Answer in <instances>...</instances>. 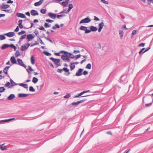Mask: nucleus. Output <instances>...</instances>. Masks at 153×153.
<instances>
[{
	"instance_id": "nucleus-1",
	"label": "nucleus",
	"mask_w": 153,
	"mask_h": 153,
	"mask_svg": "<svg viewBox=\"0 0 153 153\" xmlns=\"http://www.w3.org/2000/svg\"><path fill=\"white\" fill-rule=\"evenodd\" d=\"M60 53H63L64 55H62L61 56L62 59L64 61L69 62L70 59L69 58L68 53L64 51H61L60 52Z\"/></svg>"
},
{
	"instance_id": "nucleus-2",
	"label": "nucleus",
	"mask_w": 153,
	"mask_h": 153,
	"mask_svg": "<svg viewBox=\"0 0 153 153\" xmlns=\"http://www.w3.org/2000/svg\"><path fill=\"white\" fill-rule=\"evenodd\" d=\"M9 7V5L8 4H2L0 6L1 10L5 12H9L10 10H4L6 9Z\"/></svg>"
},
{
	"instance_id": "nucleus-3",
	"label": "nucleus",
	"mask_w": 153,
	"mask_h": 153,
	"mask_svg": "<svg viewBox=\"0 0 153 153\" xmlns=\"http://www.w3.org/2000/svg\"><path fill=\"white\" fill-rule=\"evenodd\" d=\"M91 21V19L88 17L83 19L79 22L80 24L82 23H88L90 22Z\"/></svg>"
},
{
	"instance_id": "nucleus-4",
	"label": "nucleus",
	"mask_w": 153,
	"mask_h": 153,
	"mask_svg": "<svg viewBox=\"0 0 153 153\" xmlns=\"http://www.w3.org/2000/svg\"><path fill=\"white\" fill-rule=\"evenodd\" d=\"M30 46V44H24L23 45L21 46V50L22 51H24L26 50Z\"/></svg>"
},
{
	"instance_id": "nucleus-5",
	"label": "nucleus",
	"mask_w": 153,
	"mask_h": 153,
	"mask_svg": "<svg viewBox=\"0 0 153 153\" xmlns=\"http://www.w3.org/2000/svg\"><path fill=\"white\" fill-rule=\"evenodd\" d=\"M4 35L9 37H13L15 35V33L13 32H10L4 34Z\"/></svg>"
},
{
	"instance_id": "nucleus-6",
	"label": "nucleus",
	"mask_w": 153,
	"mask_h": 153,
	"mask_svg": "<svg viewBox=\"0 0 153 153\" xmlns=\"http://www.w3.org/2000/svg\"><path fill=\"white\" fill-rule=\"evenodd\" d=\"M27 38L28 39V41H30L32 40L34 37V34H28L27 36Z\"/></svg>"
},
{
	"instance_id": "nucleus-7",
	"label": "nucleus",
	"mask_w": 153,
	"mask_h": 153,
	"mask_svg": "<svg viewBox=\"0 0 153 153\" xmlns=\"http://www.w3.org/2000/svg\"><path fill=\"white\" fill-rule=\"evenodd\" d=\"M51 59L53 62L55 63L57 65H59L60 60L57 59H54L53 58H51Z\"/></svg>"
},
{
	"instance_id": "nucleus-8",
	"label": "nucleus",
	"mask_w": 153,
	"mask_h": 153,
	"mask_svg": "<svg viewBox=\"0 0 153 153\" xmlns=\"http://www.w3.org/2000/svg\"><path fill=\"white\" fill-rule=\"evenodd\" d=\"M30 13L33 16H35L38 15V13L37 12L36 10H31Z\"/></svg>"
},
{
	"instance_id": "nucleus-9",
	"label": "nucleus",
	"mask_w": 153,
	"mask_h": 153,
	"mask_svg": "<svg viewBox=\"0 0 153 153\" xmlns=\"http://www.w3.org/2000/svg\"><path fill=\"white\" fill-rule=\"evenodd\" d=\"M48 16L51 18L52 19H55L56 16V14L52 13H49L48 14Z\"/></svg>"
},
{
	"instance_id": "nucleus-10",
	"label": "nucleus",
	"mask_w": 153,
	"mask_h": 153,
	"mask_svg": "<svg viewBox=\"0 0 153 153\" xmlns=\"http://www.w3.org/2000/svg\"><path fill=\"white\" fill-rule=\"evenodd\" d=\"M83 69H79L78 70L76 74V76H79L81 75L82 74Z\"/></svg>"
},
{
	"instance_id": "nucleus-11",
	"label": "nucleus",
	"mask_w": 153,
	"mask_h": 153,
	"mask_svg": "<svg viewBox=\"0 0 153 153\" xmlns=\"http://www.w3.org/2000/svg\"><path fill=\"white\" fill-rule=\"evenodd\" d=\"M89 91H90V90H87V91H83L82 92H81V93H80L79 94H78V95L76 96L75 97H79V96H81L82 95V94H84L85 93H86L88 92H89Z\"/></svg>"
},
{
	"instance_id": "nucleus-12",
	"label": "nucleus",
	"mask_w": 153,
	"mask_h": 153,
	"mask_svg": "<svg viewBox=\"0 0 153 153\" xmlns=\"http://www.w3.org/2000/svg\"><path fill=\"white\" fill-rule=\"evenodd\" d=\"M10 60L11 61V62L13 64H15L16 63V61L14 56H12L10 59Z\"/></svg>"
},
{
	"instance_id": "nucleus-13",
	"label": "nucleus",
	"mask_w": 153,
	"mask_h": 153,
	"mask_svg": "<svg viewBox=\"0 0 153 153\" xmlns=\"http://www.w3.org/2000/svg\"><path fill=\"white\" fill-rule=\"evenodd\" d=\"M43 0H40L39 1L35 3L34 5L35 6L41 5L43 3Z\"/></svg>"
},
{
	"instance_id": "nucleus-14",
	"label": "nucleus",
	"mask_w": 153,
	"mask_h": 153,
	"mask_svg": "<svg viewBox=\"0 0 153 153\" xmlns=\"http://www.w3.org/2000/svg\"><path fill=\"white\" fill-rule=\"evenodd\" d=\"M104 25V24L103 22H102L99 25V28L98 30L99 32H100L101 31V30L102 28L103 27Z\"/></svg>"
},
{
	"instance_id": "nucleus-15",
	"label": "nucleus",
	"mask_w": 153,
	"mask_h": 153,
	"mask_svg": "<svg viewBox=\"0 0 153 153\" xmlns=\"http://www.w3.org/2000/svg\"><path fill=\"white\" fill-rule=\"evenodd\" d=\"M30 61L32 64L34 65L35 64V60L34 56H31Z\"/></svg>"
},
{
	"instance_id": "nucleus-16",
	"label": "nucleus",
	"mask_w": 153,
	"mask_h": 153,
	"mask_svg": "<svg viewBox=\"0 0 153 153\" xmlns=\"http://www.w3.org/2000/svg\"><path fill=\"white\" fill-rule=\"evenodd\" d=\"M90 29L91 31H95L97 30V29L96 27L91 26L90 27Z\"/></svg>"
},
{
	"instance_id": "nucleus-17",
	"label": "nucleus",
	"mask_w": 153,
	"mask_h": 153,
	"mask_svg": "<svg viewBox=\"0 0 153 153\" xmlns=\"http://www.w3.org/2000/svg\"><path fill=\"white\" fill-rule=\"evenodd\" d=\"M0 148L1 150H4L7 149L6 146L4 145V144L1 145Z\"/></svg>"
},
{
	"instance_id": "nucleus-18",
	"label": "nucleus",
	"mask_w": 153,
	"mask_h": 153,
	"mask_svg": "<svg viewBox=\"0 0 153 153\" xmlns=\"http://www.w3.org/2000/svg\"><path fill=\"white\" fill-rule=\"evenodd\" d=\"M15 118H12L7 119V120H1L0 121V122H6L8 121H10L12 120H14Z\"/></svg>"
},
{
	"instance_id": "nucleus-19",
	"label": "nucleus",
	"mask_w": 153,
	"mask_h": 153,
	"mask_svg": "<svg viewBox=\"0 0 153 153\" xmlns=\"http://www.w3.org/2000/svg\"><path fill=\"white\" fill-rule=\"evenodd\" d=\"M73 7V5L72 4H70L68 5V12H69L70 11L71 9H72Z\"/></svg>"
},
{
	"instance_id": "nucleus-20",
	"label": "nucleus",
	"mask_w": 153,
	"mask_h": 153,
	"mask_svg": "<svg viewBox=\"0 0 153 153\" xmlns=\"http://www.w3.org/2000/svg\"><path fill=\"white\" fill-rule=\"evenodd\" d=\"M15 97L14 95L13 94H11L10 95V96L8 97V99L9 100H11L12 99H13Z\"/></svg>"
},
{
	"instance_id": "nucleus-21",
	"label": "nucleus",
	"mask_w": 153,
	"mask_h": 153,
	"mask_svg": "<svg viewBox=\"0 0 153 153\" xmlns=\"http://www.w3.org/2000/svg\"><path fill=\"white\" fill-rule=\"evenodd\" d=\"M10 67H5L3 70V72L6 74H7V71Z\"/></svg>"
},
{
	"instance_id": "nucleus-22",
	"label": "nucleus",
	"mask_w": 153,
	"mask_h": 153,
	"mask_svg": "<svg viewBox=\"0 0 153 153\" xmlns=\"http://www.w3.org/2000/svg\"><path fill=\"white\" fill-rule=\"evenodd\" d=\"M38 81V79L35 77H33L32 79V82L34 83H36Z\"/></svg>"
},
{
	"instance_id": "nucleus-23",
	"label": "nucleus",
	"mask_w": 153,
	"mask_h": 153,
	"mask_svg": "<svg viewBox=\"0 0 153 153\" xmlns=\"http://www.w3.org/2000/svg\"><path fill=\"white\" fill-rule=\"evenodd\" d=\"M20 65H21L22 66L24 67L25 68H26V66L25 65V64L23 62H22V60L20 59Z\"/></svg>"
},
{
	"instance_id": "nucleus-24",
	"label": "nucleus",
	"mask_w": 153,
	"mask_h": 153,
	"mask_svg": "<svg viewBox=\"0 0 153 153\" xmlns=\"http://www.w3.org/2000/svg\"><path fill=\"white\" fill-rule=\"evenodd\" d=\"M34 70L32 69L30 66H28V69H27V71L29 73H30L31 71H33Z\"/></svg>"
},
{
	"instance_id": "nucleus-25",
	"label": "nucleus",
	"mask_w": 153,
	"mask_h": 153,
	"mask_svg": "<svg viewBox=\"0 0 153 153\" xmlns=\"http://www.w3.org/2000/svg\"><path fill=\"white\" fill-rule=\"evenodd\" d=\"M20 86H22L25 88H28L27 85V84L22 83L20 84Z\"/></svg>"
},
{
	"instance_id": "nucleus-26",
	"label": "nucleus",
	"mask_w": 153,
	"mask_h": 153,
	"mask_svg": "<svg viewBox=\"0 0 153 153\" xmlns=\"http://www.w3.org/2000/svg\"><path fill=\"white\" fill-rule=\"evenodd\" d=\"M70 68L71 70H73L75 68V65L73 63H71L70 64Z\"/></svg>"
},
{
	"instance_id": "nucleus-27",
	"label": "nucleus",
	"mask_w": 153,
	"mask_h": 153,
	"mask_svg": "<svg viewBox=\"0 0 153 153\" xmlns=\"http://www.w3.org/2000/svg\"><path fill=\"white\" fill-rule=\"evenodd\" d=\"M6 37L4 35H0V40H2L5 39Z\"/></svg>"
},
{
	"instance_id": "nucleus-28",
	"label": "nucleus",
	"mask_w": 153,
	"mask_h": 153,
	"mask_svg": "<svg viewBox=\"0 0 153 153\" xmlns=\"http://www.w3.org/2000/svg\"><path fill=\"white\" fill-rule=\"evenodd\" d=\"M28 95V94H20V97H25Z\"/></svg>"
},
{
	"instance_id": "nucleus-29",
	"label": "nucleus",
	"mask_w": 153,
	"mask_h": 153,
	"mask_svg": "<svg viewBox=\"0 0 153 153\" xmlns=\"http://www.w3.org/2000/svg\"><path fill=\"white\" fill-rule=\"evenodd\" d=\"M86 28H87V27H85V26H82L80 27V29L81 30L85 31V30H86Z\"/></svg>"
},
{
	"instance_id": "nucleus-30",
	"label": "nucleus",
	"mask_w": 153,
	"mask_h": 153,
	"mask_svg": "<svg viewBox=\"0 0 153 153\" xmlns=\"http://www.w3.org/2000/svg\"><path fill=\"white\" fill-rule=\"evenodd\" d=\"M68 4V2L67 1L63 2L62 3V4L65 7H66L67 6Z\"/></svg>"
},
{
	"instance_id": "nucleus-31",
	"label": "nucleus",
	"mask_w": 153,
	"mask_h": 153,
	"mask_svg": "<svg viewBox=\"0 0 153 153\" xmlns=\"http://www.w3.org/2000/svg\"><path fill=\"white\" fill-rule=\"evenodd\" d=\"M9 46V45L7 44H4L1 47V48L2 49H4L7 48Z\"/></svg>"
},
{
	"instance_id": "nucleus-32",
	"label": "nucleus",
	"mask_w": 153,
	"mask_h": 153,
	"mask_svg": "<svg viewBox=\"0 0 153 153\" xmlns=\"http://www.w3.org/2000/svg\"><path fill=\"white\" fill-rule=\"evenodd\" d=\"M10 83H11V86H14V85H17L12 79H10Z\"/></svg>"
},
{
	"instance_id": "nucleus-33",
	"label": "nucleus",
	"mask_w": 153,
	"mask_h": 153,
	"mask_svg": "<svg viewBox=\"0 0 153 153\" xmlns=\"http://www.w3.org/2000/svg\"><path fill=\"white\" fill-rule=\"evenodd\" d=\"M62 70L63 71H64L65 72H68L69 74H70V73L69 72V70L67 68H63L62 69Z\"/></svg>"
},
{
	"instance_id": "nucleus-34",
	"label": "nucleus",
	"mask_w": 153,
	"mask_h": 153,
	"mask_svg": "<svg viewBox=\"0 0 153 153\" xmlns=\"http://www.w3.org/2000/svg\"><path fill=\"white\" fill-rule=\"evenodd\" d=\"M71 97V94H67L66 95L64 96V98H68Z\"/></svg>"
},
{
	"instance_id": "nucleus-35",
	"label": "nucleus",
	"mask_w": 153,
	"mask_h": 153,
	"mask_svg": "<svg viewBox=\"0 0 153 153\" xmlns=\"http://www.w3.org/2000/svg\"><path fill=\"white\" fill-rule=\"evenodd\" d=\"M46 11V10L45 9H42L40 10L41 12L43 14L45 13Z\"/></svg>"
},
{
	"instance_id": "nucleus-36",
	"label": "nucleus",
	"mask_w": 153,
	"mask_h": 153,
	"mask_svg": "<svg viewBox=\"0 0 153 153\" xmlns=\"http://www.w3.org/2000/svg\"><path fill=\"white\" fill-rule=\"evenodd\" d=\"M29 91L31 92H34L35 91V90L33 87L30 86L29 88Z\"/></svg>"
},
{
	"instance_id": "nucleus-37",
	"label": "nucleus",
	"mask_w": 153,
	"mask_h": 153,
	"mask_svg": "<svg viewBox=\"0 0 153 153\" xmlns=\"http://www.w3.org/2000/svg\"><path fill=\"white\" fill-rule=\"evenodd\" d=\"M20 17H21L23 18H26L25 15L22 13H20Z\"/></svg>"
},
{
	"instance_id": "nucleus-38",
	"label": "nucleus",
	"mask_w": 153,
	"mask_h": 153,
	"mask_svg": "<svg viewBox=\"0 0 153 153\" xmlns=\"http://www.w3.org/2000/svg\"><path fill=\"white\" fill-rule=\"evenodd\" d=\"M123 32L122 31L120 30L119 31V34L120 36L121 37V39H122L123 36Z\"/></svg>"
},
{
	"instance_id": "nucleus-39",
	"label": "nucleus",
	"mask_w": 153,
	"mask_h": 153,
	"mask_svg": "<svg viewBox=\"0 0 153 153\" xmlns=\"http://www.w3.org/2000/svg\"><path fill=\"white\" fill-rule=\"evenodd\" d=\"M52 28L53 29H56V28H59V25L58 24H56L55 25V26H53L52 27Z\"/></svg>"
},
{
	"instance_id": "nucleus-40",
	"label": "nucleus",
	"mask_w": 153,
	"mask_h": 153,
	"mask_svg": "<svg viewBox=\"0 0 153 153\" xmlns=\"http://www.w3.org/2000/svg\"><path fill=\"white\" fill-rule=\"evenodd\" d=\"M86 68L89 69H91V65L90 64H88L86 66Z\"/></svg>"
},
{
	"instance_id": "nucleus-41",
	"label": "nucleus",
	"mask_w": 153,
	"mask_h": 153,
	"mask_svg": "<svg viewBox=\"0 0 153 153\" xmlns=\"http://www.w3.org/2000/svg\"><path fill=\"white\" fill-rule=\"evenodd\" d=\"M5 90V88L3 87H0V92H2Z\"/></svg>"
},
{
	"instance_id": "nucleus-42",
	"label": "nucleus",
	"mask_w": 153,
	"mask_h": 153,
	"mask_svg": "<svg viewBox=\"0 0 153 153\" xmlns=\"http://www.w3.org/2000/svg\"><path fill=\"white\" fill-rule=\"evenodd\" d=\"M39 29L40 30H42L45 31H46L45 29L44 28V27H43L42 26H40V27L39 28Z\"/></svg>"
},
{
	"instance_id": "nucleus-43",
	"label": "nucleus",
	"mask_w": 153,
	"mask_h": 153,
	"mask_svg": "<svg viewBox=\"0 0 153 153\" xmlns=\"http://www.w3.org/2000/svg\"><path fill=\"white\" fill-rule=\"evenodd\" d=\"M19 56V51H17L15 53V56L16 57H17Z\"/></svg>"
},
{
	"instance_id": "nucleus-44",
	"label": "nucleus",
	"mask_w": 153,
	"mask_h": 153,
	"mask_svg": "<svg viewBox=\"0 0 153 153\" xmlns=\"http://www.w3.org/2000/svg\"><path fill=\"white\" fill-rule=\"evenodd\" d=\"M101 1L103 3L108 4V1L105 0H101Z\"/></svg>"
},
{
	"instance_id": "nucleus-45",
	"label": "nucleus",
	"mask_w": 153,
	"mask_h": 153,
	"mask_svg": "<svg viewBox=\"0 0 153 153\" xmlns=\"http://www.w3.org/2000/svg\"><path fill=\"white\" fill-rule=\"evenodd\" d=\"M51 25H48V24L46 23H45L44 25V26L46 27L47 28L48 27H50V26Z\"/></svg>"
},
{
	"instance_id": "nucleus-46",
	"label": "nucleus",
	"mask_w": 153,
	"mask_h": 153,
	"mask_svg": "<svg viewBox=\"0 0 153 153\" xmlns=\"http://www.w3.org/2000/svg\"><path fill=\"white\" fill-rule=\"evenodd\" d=\"M68 56L71 58H74V56L71 53H68Z\"/></svg>"
},
{
	"instance_id": "nucleus-47",
	"label": "nucleus",
	"mask_w": 153,
	"mask_h": 153,
	"mask_svg": "<svg viewBox=\"0 0 153 153\" xmlns=\"http://www.w3.org/2000/svg\"><path fill=\"white\" fill-rule=\"evenodd\" d=\"M44 53L45 55L48 56H49L51 55L50 53L46 51L44 52Z\"/></svg>"
},
{
	"instance_id": "nucleus-48",
	"label": "nucleus",
	"mask_w": 153,
	"mask_h": 153,
	"mask_svg": "<svg viewBox=\"0 0 153 153\" xmlns=\"http://www.w3.org/2000/svg\"><path fill=\"white\" fill-rule=\"evenodd\" d=\"M64 16H65L64 15H57L56 16L59 19H60L61 17H62Z\"/></svg>"
},
{
	"instance_id": "nucleus-49",
	"label": "nucleus",
	"mask_w": 153,
	"mask_h": 153,
	"mask_svg": "<svg viewBox=\"0 0 153 153\" xmlns=\"http://www.w3.org/2000/svg\"><path fill=\"white\" fill-rule=\"evenodd\" d=\"M22 20H20V28H23V25H22Z\"/></svg>"
},
{
	"instance_id": "nucleus-50",
	"label": "nucleus",
	"mask_w": 153,
	"mask_h": 153,
	"mask_svg": "<svg viewBox=\"0 0 153 153\" xmlns=\"http://www.w3.org/2000/svg\"><path fill=\"white\" fill-rule=\"evenodd\" d=\"M79 104V101H77L76 102H73L72 104V105H76Z\"/></svg>"
},
{
	"instance_id": "nucleus-51",
	"label": "nucleus",
	"mask_w": 153,
	"mask_h": 153,
	"mask_svg": "<svg viewBox=\"0 0 153 153\" xmlns=\"http://www.w3.org/2000/svg\"><path fill=\"white\" fill-rule=\"evenodd\" d=\"M91 30H88L87 28L86 29V30H85V33H89L91 32Z\"/></svg>"
},
{
	"instance_id": "nucleus-52",
	"label": "nucleus",
	"mask_w": 153,
	"mask_h": 153,
	"mask_svg": "<svg viewBox=\"0 0 153 153\" xmlns=\"http://www.w3.org/2000/svg\"><path fill=\"white\" fill-rule=\"evenodd\" d=\"M10 47H11L13 48H14V51H16V46L14 45H13V44H11V45H10Z\"/></svg>"
},
{
	"instance_id": "nucleus-53",
	"label": "nucleus",
	"mask_w": 153,
	"mask_h": 153,
	"mask_svg": "<svg viewBox=\"0 0 153 153\" xmlns=\"http://www.w3.org/2000/svg\"><path fill=\"white\" fill-rule=\"evenodd\" d=\"M145 44L144 43H141L138 45L139 47H143L145 45Z\"/></svg>"
},
{
	"instance_id": "nucleus-54",
	"label": "nucleus",
	"mask_w": 153,
	"mask_h": 153,
	"mask_svg": "<svg viewBox=\"0 0 153 153\" xmlns=\"http://www.w3.org/2000/svg\"><path fill=\"white\" fill-rule=\"evenodd\" d=\"M10 82H7L5 84V86L6 87H9L10 86Z\"/></svg>"
},
{
	"instance_id": "nucleus-55",
	"label": "nucleus",
	"mask_w": 153,
	"mask_h": 153,
	"mask_svg": "<svg viewBox=\"0 0 153 153\" xmlns=\"http://www.w3.org/2000/svg\"><path fill=\"white\" fill-rule=\"evenodd\" d=\"M26 36V35L25 34H24V35H22L21 36V37L20 38V39H23L25 38V37Z\"/></svg>"
},
{
	"instance_id": "nucleus-56",
	"label": "nucleus",
	"mask_w": 153,
	"mask_h": 153,
	"mask_svg": "<svg viewBox=\"0 0 153 153\" xmlns=\"http://www.w3.org/2000/svg\"><path fill=\"white\" fill-rule=\"evenodd\" d=\"M152 105V103H149V104H146L145 105H146V107H149L150 106H151Z\"/></svg>"
},
{
	"instance_id": "nucleus-57",
	"label": "nucleus",
	"mask_w": 153,
	"mask_h": 153,
	"mask_svg": "<svg viewBox=\"0 0 153 153\" xmlns=\"http://www.w3.org/2000/svg\"><path fill=\"white\" fill-rule=\"evenodd\" d=\"M136 30H133V31L132 32V35H134L136 34Z\"/></svg>"
},
{
	"instance_id": "nucleus-58",
	"label": "nucleus",
	"mask_w": 153,
	"mask_h": 153,
	"mask_svg": "<svg viewBox=\"0 0 153 153\" xmlns=\"http://www.w3.org/2000/svg\"><path fill=\"white\" fill-rule=\"evenodd\" d=\"M25 31L23 30H22L21 32H20V35L24 34L25 33Z\"/></svg>"
},
{
	"instance_id": "nucleus-59",
	"label": "nucleus",
	"mask_w": 153,
	"mask_h": 153,
	"mask_svg": "<svg viewBox=\"0 0 153 153\" xmlns=\"http://www.w3.org/2000/svg\"><path fill=\"white\" fill-rule=\"evenodd\" d=\"M46 21L48 22H51L53 21V20H51L49 19H46Z\"/></svg>"
},
{
	"instance_id": "nucleus-60",
	"label": "nucleus",
	"mask_w": 153,
	"mask_h": 153,
	"mask_svg": "<svg viewBox=\"0 0 153 153\" xmlns=\"http://www.w3.org/2000/svg\"><path fill=\"white\" fill-rule=\"evenodd\" d=\"M145 49V48H143L142 49L140 50V51H139V54H140L142 53V52Z\"/></svg>"
},
{
	"instance_id": "nucleus-61",
	"label": "nucleus",
	"mask_w": 153,
	"mask_h": 153,
	"mask_svg": "<svg viewBox=\"0 0 153 153\" xmlns=\"http://www.w3.org/2000/svg\"><path fill=\"white\" fill-rule=\"evenodd\" d=\"M45 39L51 42L52 43H53V41L51 39H49V38H45Z\"/></svg>"
},
{
	"instance_id": "nucleus-62",
	"label": "nucleus",
	"mask_w": 153,
	"mask_h": 153,
	"mask_svg": "<svg viewBox=\"0 0 153 153\" xmlns=\"http://www.w3.org/2000/svg\"><path fill=\"white\" fill-rule=\"evenodd\" d=\"M19 30V26H17L15 30L14 31L16 32H17Z\"/></svg>"
},
{
	"instance_id": "nucleus-63",
	"label": "nucleus",
	"mask_w": 153,
	"mask_h": 153,
	"mask_svg": "<svg viewBox=\"0 0 153 153\" xmlns=\"http://www.w3.org/2000/svg\"><path fill=\"white\" fill-rule=\"evenodd\" d=\"M88 74V72L86 71H84L83 73V74L84 75H87Z\"/></svg>"
},
{
	"instance_id": "nucleus-64",
	"label": "nucleus",
	"mask_w": 153,
	"mask_h": 153,
	"mask_svg": "<svg viewBox=\"0 0 153 153\" xmlns=\"http://www.w3.org/2000/svg\"><path fill=\"white\" fill-rule=\"evenodd\" d=\"M25 14L26 15H27V16H30V13L29 12H27L25 13Z\"/></svg>"
}]
</instances>
